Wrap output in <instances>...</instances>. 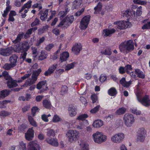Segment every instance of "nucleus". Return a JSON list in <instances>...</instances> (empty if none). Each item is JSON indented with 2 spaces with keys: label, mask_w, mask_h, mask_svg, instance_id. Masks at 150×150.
Returning <instances> with one entry per match:
<instances>
[{
  "label": "nucleus",
  "mask_w": 150,
  "mask_h": 150,
  "mask_svg": "<svg viewBox=\"0 0 150 150\" xmlns=\"http://www.w3.org/2000/svg\"><path fill=\"white\" fill-rule=\"evenodd\" d=\"M142 13V10H141L139 8H137L136 15L135 14V11L132 9L123 11L122 13V14L124 17L127 18L126 19L127 20L130 21L131 20H133L135 21L137 20V16H139L141 15Z\"/></svg>",
  "instance_id": "f257e3e1"
},
{
  "label": "nucleus",
  "mask_w": 150,
  "mask_h": 150,
  "mask_svg": "<svg viewBox=\"0 0 150 150\" xmlns=\"http://www.w3.org/2000/svg\"><path fill=\"white\" fill-rule=\"evenodd\" d=\"M21 40V38H16L15 40L13 41V43L16 44L13 48V50L17 53L23 51H27L30 48L27 43H21L18 42Z\"/></svg>",
  "instance_id": "f03ea898"
},
{
  "label": "nucleus",
  "mask_w": 150,
  "mask_h": 150,
  "mask_svg": "<svg viewBox=\"0 0 150 150\" xmlns=\"http://www.w3.org/2000/svg\"><path fill=\"white\" fill-rule=\"evenodd\" d=\"M121 52H129L134 49V43L132 40H129L122 42L119 46Z\"/></svg>",
  "instance_id": "7ed1b4c3"
},
{
  "label": "nucleus",
  "mask_w": 150,
  "mask_h": 150,
  "mask_svg": "<svg viewBox=\"0 0 150 150\" xmlns=\"http://www.w3.org/2000/svg\"><path fill=\"white\" fill-rule=\"evenodd\" d=\"M92 139L95 143L100 144L107 141V137L102 132L97 131L93 134Z\"/></svg>",
  "instance_id": "20e7f679"
},
{
  "label": "nucleus",
  "mask_w": 150,
  "mask_h": 150,
  "mask_svg": "<svg viewBox=\"0 0 150 150\" xmlns=\"http://www.w3.org/2000/svg\"><path fill=\"white\" fill-rule=\"evenodd\" d=\"M41 71V69L34 71L32 74L31 78L27 79L22 86L26 87L33 84H35L37 80L38 77Z\"/></svg>",
  "instance_id": "39448f33"
},
{
  "label": "nucleus",
  "mask_w": 150,
  "mask_h": 150,
  "mask_svg": "<svg viewBox=\"0 0 150 150\" xmlns=\"http://www.w3.org/2000/svg\"><path fill=\"white\" fill-rule=\"evenodd\" d=\"M66 135L69 141L71 143L76 141L79 137V132L76 130H69L66 133Z\"/></svg>",
  "instance_id": "423d86ee"
},
{
  "label": "nucleus",
  "mask_w": 150,
  "mask_h": 150,
  "mask_svg": "<svg viewBox=\"0 0 150 150\" xmlns=\"http://www.w3.org/2000/svg\"><path fill=\"white\" fill-rule=\"evenodd\" d=\"M123 120L124 124L128 127H131L135 122V118L133 115L128 113L125 114Z\"/></svg>",
  "instance_id": "0eeeda50"
},
{
  "label": "nucleus",
  "mask_w": 150,
  "mask_h": 150,
  "mask_svg": "<svg viewBox=\"0 0 150 150\" xmlns=\"http://www.w3.org/2000/svg\"><path fill=\"white\" fill-rule=\"evenodd\" d=\"M125 138V134L122 132L115 133L111 137V141L114 143L119 144L122 142Z\"/></svg>",
  "instance_id": "6e6552de"
},
{
  "label": "nucleus",
  "mask_w": 150,
  "mask_h": 150,
  "mask_svg": "<svg viewBox=\"0 0 150 150\" xmlns=\"http://www.w3.org/2000/svg\"><path fill=\"white\" fill-rule=\"evenodd\" d=\"M137 98L138 101L140 102L143 105L147 106L150 105V99L148 96H145L142 99L140 98V90L137 89V93H136Z\"/></svg>",
  "instance_id": "1a4fd4ad"
},
{
  "label": "nucleus",
  "mask_w": 150,
  "mask_h": 150,
  "mask_svg": "<svg viewBox=\"0 0 150 150\" xmlns=\"http://www.w3.org/2000/svg\"><path fill=\"white\" fill-rule=\"evenodd\" d=\"M128 21H117L114 22L113 24L115 25L116 28L120 30H123L127 28L129 26Z\"/></svg>",
  "instance_id": "9d476101"
},
{
  "label": "nucleus",
  "mask_w": 150,
  "mask_h": 150,
  "mask_svg": "<svg viewBox=\"0 0 150 150\" xmlns=\"http://www.w3.org/2000/svg\"><path fill=\"white\" fill-rule=\"evenodd\" d=\"M91 16L87 15L83 17L80 22V27L82 30H85L88 27L90 21Z\"/></svg>",
  "instance_id": "9b49d317"
},
{
  "label": "nucleus",
  "mask_w": 150,
  "mask_h": 150,
  "mask_svg": "<svg viewBox=\"0 0 150 150\" xmlns=\"http://www.w3.org/2000/svg\"><path fill=\"white\" fill-rule=\"evenodd\" d=\"M130 75L133 78H135L137 76L139 78L144 79L145 78V75L144 73L139 69H136L134 72H131Z\"/></svg>",
  "instance_id": "f8f14e48"
},
{
  "label": "nucleus",
  "mask_w": 150,
  "mask_h": 150,
  "mask_svg": "<svg viewBox=\"0 0 150 150\" xmlns=\"http://www.w3.org/2000/svg\"><path fill=\"white\" fill-rule=\"evenodd\" d=\"M85 124L86 125H89L88 121L87 120H86L84 122H79V123H77V121H76L72 124L73 127L78 130L82 129L84 127Z\"/></svg>",
  "instance_id": "ddd939ff"
},
{
  "label": "nucleus",
  "mask_w": 150,
  "mask_h": 150,
  "mask_svg": "<svg viewBox=\"0 0 150 150\" xmlns=\"http://www.w3.org/2000/svg\"><path fill=\"white\" fill-rule=\"evenodd\" d=\"M40 149L36 141H31L28 144V150H40Z\"/></svg>",
  "instance_id": "4468645a"
},
{
  "label": "nucleus",
  "mask_w": 150,
  "mask_h": 150,
  "mask_svg": "<svg viewBox=\"0 0 150 150\" xmlns=\"http://www.w3.org/2000/svg\"><path fill=\"white\" fill-rule=\"evenodd\" d=\"M82 49V45L80 43H76L74 44L72 48V52L75 54L77 55Z\"/></svg>",
  "instance_id": "2eb2a0df"
},
{
  "label": "nucleus",
  "mask_w": 150,
  "mask_h": 150,
  "mask_svg": "<svg viewBox=\"0 0 150 150\" xmlns=\"http://www.w3.org/2000/svg\"><path fill=\"white\" fill-rule=\"evenodd\" d=\"M12 47H8L6 48H1L0 49V54L4 56H9L12 52Z\"/></svg>",
  "instance_id": "dca6fc26"
},
{
  "label": "nucleus",
  "mask_w": 150,
  "mask_h": 150,
  "mask_svg": "<svg viewBox=\"0 0 150 150\" xmlns=\"http://www.w3.org/2000/svg\"><path fill=\"white\" fill-rule=\"evenodd\" d=\"M36 88L38 90L42 89L46 90L48 88L46 81H43L39 82L36 85Z\"/></svg>",
  "instance_id": "f3484780"
},
{
  "label": "nucleus",
  "mask_w": 150,
  "mask_h": 150,
  "mask_svg": "<svg viewBox=\"0 0 150 150\" xmlns=\"http://www.w3.org/2000/svg\"><path fill=\"white\" fill-rule=\"evenodd\" d=\"M33 128V127L29 128L25 134V139L28 141L32 140L34 137V131Z\"/></svg>",
  "instance_id": "a211bd4d"
},
{
  "label": "nucleus",
  "mask_w": 150,
  "mask_h": 150,
  "mask_svg": "<svg viewBox=\"0 0 150 150\" xmlns=\"http://www.w3.org/2000/svg\"><path fill=\"white\" fill-rule=\"evenodd\" d=\"M57 64H54L50 66L48 70L45 72L44 75L46 76H48L53 74L57 68Z\"/></svg>",
  "instance_id": "6ab92c4d"
},
{
  "label": "nucleus",
  "mask_w": 150,
  "mask_h": 150,
  "mask_svg": "<svg viewBox=\"0 0 150 150\" xmlns=\"http://www.w3.org/2000/svg\"><path fill=\"white\" fill-rule=\"evenodd\" d=\"M116 31V30L113 28L106 29L103 30V34H104L105 36L110 37L111 35L114 33Z\"/></svg>",
  "instance_id": "aec40b11"
},
{
  "label": "nucleus",
  "mask_w": 150,
  "mask_h": 150,
  "mask_svg": "<svg viewBox=\"0 0 150 150\" xmlns=\"http://www.w3.org/2000/svg\"><path fill=\"white\" fill-rule=\"evenodd\" d=\"M49 10L46 9L44 11H41L39 13V15H40V18L42 21H45L47 19Z\"/></svg>",
  "instance_id": "412c9836"
},
{
  "label": "nucleus",
  "mask_w": 150,
  "mask_h": 150,
  "mask_svg": "<svg viewBox=\"0 0 150 150\" xmlns=\"http://www.w3.org/2000/svg\"><path fill=\"white\" fill-rule=\"evenodd\" d=\"M46 141L48 143L54 146L57 147L58 146L59 144L57 139H56L47 138L46 139Z\"/></svg>",
  "instance_id": "4be33fe9"
},
{
  "label": "nucleus",
  "mask_w": 150,
  "mask_h": 150,
  "mask_svg": "<svg viewBox=\"0 0 150 150\" xmlns=\"http://www.w3.org/2000/svg\"><path fill=\"white\" fill-rule=\"evenodd\" d=\"M69 115L71 117L75 116L77 114V109L74 106H71L69 107L68 109Z\"/></svg>",
  "instance_id": "5701e85b"
},
{
  "label": "nucleus",
  "mask_w": 150,
  "mask_h": 150,
  "mask_svg": "<svg viewBox=\"0 0 150 150\" xmlns=\"http://www.w3.org/2000/svg\"><path fill=\"white\" fill-rule=\"evenodd\" d=\"M18 58V56L15 54L13 55L10 57L9 61L10 63L13 66H16L17 65V60Z\"/></svg>",
  "instance_id": "b1692460"
},
{
  "label": "nucleus",
  "mask_w": 150,
  "mask_h": 150,
  "mask_svg": "<svg viewBox=\"0 0 150 150\" xmlns=\"http://www.w3.org/2000/svg\"><path fill=\"white\" fill-rule=\"evenodd\" d=\"M120 82L124 87H128L131 85L132 81L130 80L128 81H126L125 78H123L120 81Z\"/></svg>",
  "instance_id": "393cba45"
},
{
  "label": "nucleus",
  "mask_w": 150,
  "mask_h": 150,
  "mask_svg": "<svg viewBox=\"0 0 150 150\" xmlns=\"http://www.w3.org/2000/svg\"><path fill=\"white\" fill-rule=\"evenodd\" d=\"M103 125V121L100 120H97L93 121L92 125L95 128H98L101 127Z\"/></svg>",
  "instance_id": "a878e982"
},
{
  "label": "nucleus",
  "mask_w": 150,
  "mask_h": 150,
  "mask_svg": "<svg viewBox=\"0 0 150 150\" xmlns=\"http://www.w3.org/2000/svg\"><path fill=\"white\" fill-rule=\"evenodd\" d=\"M102 4L101 2H98L96 6L94 8V9L95 10V11L94 12V14H96L99 13L102 10Z\"/></svg>",
  "instance_id": "bb28decb"
},
{
  "label": "nucleus",
  "mask_w": 150,
  "mask_h": 150,
  "mask_svg": "<svg viewBox=\"0 0 150 150\" xmlns=\"http://www.w3.org/2000/svg\"><path fill=\"white\" fill-rule=\"evenodd\" d=\"M69 56V54L68 52H65L62 53L60 56V59L62 62H64L67 60Z\"/></svg>",
  "instance_id": "cd10ccee"
},
{
  "label": "nucleus",
  "mask_w": 150,
  "mask_h": 150,
  "mask_svg": "<svg viewBox=\"0 0 150 150\" xmlns=\"http://www.w3.org/2000/svg\"><path fill=\"white\" fill-rule=\"evenodd\" d=\"M7 84L8 86L10 88L15 87L17 86L16 82L13 80L12 78L7 81Z\"/></svg>",
  "instance_id": "c85d7f7f"
},
{
  "label": "nucleus",
  "mask_w": 150,
  "mask_h": 150,
  "mask_svg": "<svg viewBox=\"0 0 150 150\" xmlns=\"http://www.w3.org/2000/svg\"><path fill=\"white\" fill-rule=\"evenodd\" d=\"M143 22L144 24L142 28V29H150V21H149L148 19H144Z\"/></svg>",
  "instance_id": "c756f323"
},
{
  "label": "nucleus",
  "mask_w": 150,
  "mask_h": 150,
  "mask_svg": "<svg viewBox=\"0 0 150 150\" xmlns=\"http://www.w3.org/2000/svg\"><path fill=\"white\" fill-rule=\"evenodd\" d=\"M126 109L124 107L120 108L116 110L115 113L117 115H122L126 112Z\"/></svg>",
  "instance_id": "7c9ffc66"
},
{
  "label": "nucleus",
  "mask_w": 150,
  "mask_h": 150,
  "mask_svg": "<svg viewBox=\"0 0 150 150\" xmlns=\"http://www.w3.org/2000/svg\"><path fill=\"white\" fill-rule=\"evenodd\" d=\"M9 93V91L6 90H4L1 91L0 92V100L3 99L8 96Z\"/></svg>",
  "instance_id": "2f4dec72"
},
{
  "label": "nucleus",
  "mask_w": 150,
  "mask_h": 150,
  "mask_svg": "<svg viewBox=\"0 0 150 150\" xmlns=\"http://www.w3.org/2000/svg\"><path fill=\"white\" fill-rule=\"evenodd\" d=\"M80 150H88V144L83 141H81L80 144Z\"/></svg>",
  "instance_id": "473e14b6"
},
{
  "label": "nucleus",
  "mask_w": 150,
  "mask_h": 150,
  "mask_svg": "<svg viewBox=\"0 0 150 150\" xmlns=\"http://www.w3.org/2000/svg\"><path fill=\"white\" fill-rule=\"evenodd\" d=\"M108 93L110 96H115L117 93V91L115 88L112 87L108 90Z\"/></svg>",
  "instance_id": "72a5a7b5"
},
{
  "label": "nucleus",
  "mask_w": 150,
  "mask_h": 150,
  "mask_svg": "<svg viewBox=\"0 0 150 150\" xmlns=\"http://www.w3.org/2000/svg\"><path fill=\"white\" fill-rule=\"evenodd\" d=\"M67 24H71L72 23L74 20V17L73 16H67L64 18Z\"/></svg>",
  "instance_id": "f704fd0d"
},
{
  "label": "nucleus",
  "mask_w": 150,
  "mask_h": 150,
  "mask_svg": "<svg viewBox=\"0 0 150 150\" xmlns=\"http://www.w3.org/2000/svg\"><path fill=\"white\" fill-rule=\"evenodd\" d=\"M42 104L43 106L47 109L50 108L52 106L50 101L46 99L43 100Z\"/></svg>",
  "instance_id": "c9c22d12"
},
{
  "label": "nucleus",
  "mask_w": 150,
  "mask_h": 150,
  "mask_svg": "<svg viewBox=\"0 0 150 150\" xmlns=\"http://www.w3.org/2000/svg\"><path fill=\"white\" fill-rule=\"evenodd\" d=\"M101 53L106 55L110 56L112 54L111 49L108 47L105 48L104 50H101Z\"/></svg>",
  "instance_id": "e433bc0d"
},
{
  "label": "nucleus",
  "mask_w": 150,
  "mask_h": 150,
  "mask_svg": "<svg viewBox=\"0 0 150 150\" xmlns=\"http://www.w3.org/2000/svg\"><path fill=\"white\" fill-rule=\"evenodd\" d=\"M82 3V0H75L73 2V5L75 9L80 7Z\"/></svg>",
  "instance_id": "4c0bfd02"
},
{
  "label": "nucleus",
  "mask_w": 150,
  "mask_h": 150,
  "mask_svg": "<svg viewBox=\"0 0 150 150\" xmlns=\"http://www.w3.org/2000/svg\"><path fill=\"white\" fill-rule=\"evenodd\" d=\"M76 64V63L75 62H73L67 64L65 67V70L68 71L73 69Z\"/></svg>",
  "instance_id": "58836bf2"
},
{
  "label": "nucleus",
  "mask_w": 150,
  "mask_h": 150,
  "mask_svg": "<svg viewBox=\"0 0 150 150\" xmlns=\"http://www.w3.org/2000/svg\"><path fill=\"white\" fill-rule=\"evenodd\" d=\"M1 75L2 77L4 76V79L6 80H8L11 79L12 78L9 75L8 73L6 71H4L2 72V74L0 75Z\"/></svg>",
  "instance_id": "ea45409f"
},
{
  "label": "nucleus",
  "mask_w": 150,
  "mask_h": 150,
  "mask_svg": "<svg viewBox=\"0 0 150 150\" xmlns=\"http://www.w3.org/2000/svg\"><path fill=\"white\" fill-rule=\"evenodd\" d=\"M28 119L30 124L35 127L37 126V125L36 122L34 120L31 116H28Z\"/></svg>",
  "instance_id": "a19ab883"
},
{
  "label": "nucleus",
  "mask_w": 150,
  "mask_h": 150,
  "mask_svg": "<svg viewBox=\"0 0 150 150\" xmlns=\"http://www.w3.org/2000/svg\"><path fill=\"white\" fill-rule=\"evenodd\" d=\"M47 56L46 52L42 51H41L40 55L38 57V59L40 60H42L46 59Z\"/></svg>",
  "instance_id": "79ce46f5"
},
{
  "label": "nucleus",
  "mask_w": 150,
  "mask_h": 150,
  "mask_svg": "<svg viewBox=\"0 0 150 150\" xmlns=\"http://www.w3.org/2000/svg\"><path fill=\"white\" fill-rule=\"evenodd\" d=\"M64 70L63 69L57 70L54 74V76L56 78L59 77L61 74L64 72Z\"/></svg>",
  "instance_id": "37998d69"
},
{
  "label": "nucleus",
  "mask_w": 150,
  "mask_h": 150,
  "mask_svg": "<svg viewBox=\"0 0 150 150\" xmlns=\"http://www.w3.org/2000/svg\"><path fill=\"white\" fill-rule=\"evenodd\" d=\"M88 117L87 114H84L79 115L76 118V119L79 120H85Z\"/></svg>",
  "instance_id": "c03bdc74"
},
{
  "label": "nucleus",
  "mask_w": 150,
  "mask_h": 150,
  "mask_svg": "<svg viewBox=\"0 0 150 150\" xmlns=\"http://www.w3.org/2000/svg\"><path fill=\"white\" fill-rule=\"evenodd\" d=\"M62 119L58 115H55L53 117L52 121L53 122H60Z\"/></svg>",
  "instance_id": "a18cd8bd"
},
{
  "label": "nucleus",
  "mask_w": 150,
  "mask_h": 150,
  "mask_svg": "<svg viewBox=\"0 0 150 150\" xmlns=\"http://www.w3.org/2000/svg\"><path fill=\"white\" fill-rule=\"evenodd\" d=\"M17 146L25 150H27L26 143L23 141H21L19 142Z\"/></svg>",
  "instance_id": "49530a36"
},
{
  "label": "nucleus",
  "mask_w": 150,
  "mask_h": 150,
  "mask_svg": "<svg viewBox=\"0 0 150 150\" xmlns=\"http://www.w3.org/2000/svg\"><path fill=\"white\" fill-rule=\"evenodd\" d=\"M146 130L143 127L140 128L138 132V134L145 136L146 134Z\"/></svg>",
  "instance_id": "de8ad7c7"
},
{
  "label": "nucleus",
  "mask_w": 150,
  "mask_h": 150,
  "mask_svg": "<svg viewBox=\"0 0 150 150\" xmlns=\"http://www.w3.org/2000/svg\"><path fill=\"white\" fill-rule=\"evenodd\" d=\"M30 76V74H25L23 76L21 77V78H19L18 81V82L19 83L21 82H22L23 81L29 77Z\"/></svg>",
  "instance_id": "09e8293b"
},
{
  "label": "nucleus",
  "mask_w": 150,
  "mask_h": 150,
  "mask_svg": "<svg viewBox=\"0 0 150 150\" xmlns=\"http://www.w3.org/2000/svg\"><path fill=\"white\" fill-rule=\"evenodd\" d=\"M11 113L8 111L2 110L0 112V116L5 117L9 116Z\"/></svg>",
  "instance_id": "8fccbe9b"
},
{
  "label": "nucleus",
  "mask_w": 150,
  "mask_h": 150,
  "mask_svg": "<svg viewBox=\"0 0 150 150\" xmlns=\"http://www.w3.org/2000/svg\"><path fill=\"white\" fill-rule=\"evenodd\" d=\"M68 11H67V9H65V11H61L59 12V15L60 16L61 19L63 18L67 14Z\"/></svg>",
  "instance_id": "3c124183"
},
{
  "label": "nucleus",
  "mask_w": 150,
  "mask_h": 150,
  "mask_svg": "<svg viewBox=\"0 0 150 150\" xmlns=\"http://www.w3.org/2000/svg\"><path fill=\"white\" fill-rule=\"evenodd\" d=\"M130 111L134 114L137 115H139L141 114L140 111L138 110L136 108H132L130 110Z\"/></svg>",
  "instance_id": "603ef678"
},
{
  "label": "nucleus",
  "mask_w": 150,
  "mask_h": 150,
  "mask_svg": "<svg viewBox=\"0 0 150 150\" xmlns=\"http://www.w3.org/2000/svg\"><path fill=\"white\" fill-rule=\"evenodd\" d=\"M107 76L105 74H101L99 78V80L101 82H105L107 79Z\"/></svg>",
  "instance_id": "864d4df0"
},
{
  "label": "nucleus",
  "mask_w": 150,
  "mask_h": 150,
  "mask_svg": "<svg viewBox=\"0 0 150 150\" xmlns=\"http://www.w3.org/2000/svg\"><path fill=\"white\" fill-rule=\"evenodd\" d=\"M68 87L65 85H64L62 86L61 88V94L63 95L67 93L68 91Z\"/></svg>",
  "instance_id": "5fc2aeb1"
},
{
  "label": "nucleus",
  "mask_w": 150,
  "mask_h": 150,
  "mask_svg": "<svg viewBox=\"0 0 150 150\" xmlns=\"http://www.w3.org/2000/svg\"><path fill=\"white\" fill-rule=\"evenodd\" d=\"M145 136L137 134V140L140 142H143L145 139Z\"/></svg>",
  "instance_id": "6e6d98bb"
},
{
  "label": "nucleus",
  "mask_w": 150,
  "mask_h": 150,
  "mask_svg": "<svg viewBox=\"0 0 150 150\" xmlns=\"http://www.w3.org/2000/svg\"><path fill=\"white\" fill-rule=\"evenodd\" d=\"M91 98L93 103H98V97L95 94L92 95L91 96Z\"/></svg>",
  "instance_id": "4d7b16f0"
},
{
  "label": "nucleus",
  "mask_w": 150,
  "mask_h": 150,
  "mask_svg": "<svg viewBox=\"0 0 150 150\" xmlns=\"http://www.w3.org/2000/svg\"><path fill=\"white\" fill-rule=\"evenodd\" d=\"M40 22L39 20L37 18H36L34 21L31 24V27H34L39 24Z\"/></svg>",
  "instance_id": "13d9d810"
},
{
  "label": "nucleus",
  "mask_w": 150,
  "mask_h": 150,
  "mask_svg": "<svg viewBox=\"0 0 150 150\" xmlns=\"http://www.w3.org/2000/svg\"><path fill=\"white\" fill-rule=\"evenodd\" d=\"M133 2L135 4L142 5H144L146 4V1L141 0H133Z\"/></svg>",
  "instance_id": "bf43d9fd"
},
{
  "label": "nucleus",
  "mask_w": 150,
  "mask_h": 150,
  "mask_svg": "<svg viewBox=\"0 0 150 150\" xmlns=\"http://www.w3.org/2000/svg\"><path fill=\"white\" fill-rule=\"evenodd\" d=\"M15 129L14 127L12 128L11 129H8L6 132V134L9 136H11L13 135V133H15V132H13V130H15Z\"/></svg>",
  "instance_id": "052dcab7"
},
{
  "label": "nucleus",
  "mask_w": 150,
  "mask_h": 150,
  "mask_svg": "<svg viewBox=\"0 0 150 150\" xmlns=\"http://www.w3.org/2000/svg\"><path fill=\"white\" fill-rule=\"evenodd\" d=\"M47 135L48 137L54 136L55 133L53 129H49L47 132Z\"/></svg>",
  "instance_id": "680f3d73"
},
{
  "label": "nucleus",
  "mask_w": 150,
  "mask_h": 150,
  "mask_svg": "<svg viewBox=\"0 0 150 150\" xmlns=\"http://www.w3.org/2000/svg\"><path fill=\"white\" fill-rule=\"evenodd\" d=\"M56 14V12L55 11H52L51 14V15L48 18L47 21L49 22L50 20L53 19V18L55 16Z\"/></svg>",
  "instance_id": "e2e57ef3"
},
{
  "label": "nucleus",
  "mask_w": 150,
  "mask_h": 150,
  "mask_svg": "<svg viewBox=\"0 0 150 150\" xmlns=\"http://www.w3.org/2000/svg\"><path fill=\"white\" fill-rule=\"evenodd\" d=\"M100 108V105H98L96 106L95 107L93 108L92 109L91 111L90 112L92 113H96L98 111Z\"/></svg>",
  "instance_id": "0e129e2a"
},
{
  "label": "nucleus",
  "mask_w": 150,
  "mask_h": 150,
  "mask_svg": "<svg viewBox=\"0 0 150 150\" xmlns=\"http://www.w3.org/2000/svg\"><path fill=\"white\" fill-rule=\"evenodd\" d=\"M51 115L50 114H49L48 115H46L45 114H43L42 115L41 118L42 120L45 122H48L49 121L47 118L50 117Z\"/></svg>",
  "instance_id": "69168bd1"
},
{
  "label": "nucleus",
  "mask_w": 150,
  "mask_h": 150,
  "mask_svg": "<svg viewBox=\"0 0 150 150\" xmlns=\"http://www.w3.org/2000/svg\"><path fill=\"white\" fill-rule=\"evenodd\" d=\"M13 67H14L13 66L11 63H6L4 65L3 67L4 69L6 70L10 69Z\"/></svg>",
  "instance_id": "338daca9"
},
{
  "label": "nucleus",
  "mask_w": 150,
  "mask_h": 150,
  "mask_svg": "<svg viewBox=\"0 0 150 150\" xmlns=\"http://www.w3.org/2000/svg\"><path fill=\"white\" fill-rule=\"evenodd\" d=\"M38 108L37 107H34L31 109L32 114L33 116H34L36 112L38 111Z\"/></svg>",
  "instance_id": "774afa93"
}]
</instances>
